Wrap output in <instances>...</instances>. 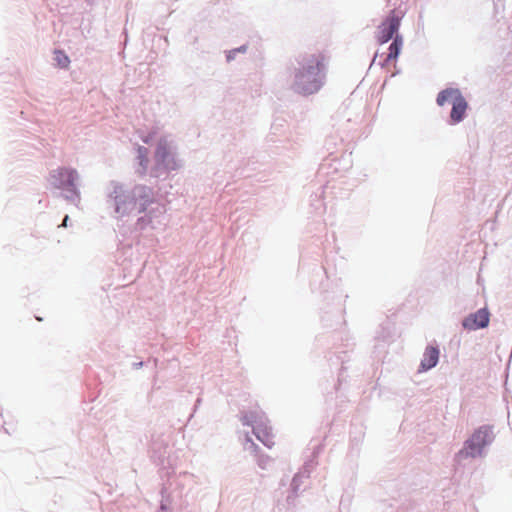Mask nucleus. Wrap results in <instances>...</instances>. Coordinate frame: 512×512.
Masks as SVG:
<instances>
[{
    "label": "nucleus",
    "mask_w": 512,
    "mask_h": 512,
    "mask_svg": "<svg viewBox=\"0 0 512 512\" xmlns=\"http://www.w3.org/2000/svg\"><path fill=\"white\" fill-rule=\"evenodd\" d=\"M406 12V7H403L401 4L392 9L388 16H386V43L391 41L388 47V53L386 54V74L390 73L391 77L400 73L396 63L393 64L392 71L389 69V64L399 57L403 47V36L399 33V28Z\"/></svg>",
    "instance_id": "obj_1"
},
{
    "label": "nucleus",
    "mask_w": 512,
    "mask_h": 512,
    "mask_svg": "<svg viewBox=\"0 0 512 512\" xmlns=\"http://www.w3.org/2000/svg\"><path fill=\"white\" fill-rule=\"evenodd\" d=\"M256 437L267 447L274 445V440L271 432L265 426H258L254 429Z\"/></svg>",
    "instance_id": "obj_9"
},
{
    "label": "nucleus",
    "mask_w": 512,
    "mask_h": 512,
    "mask_svg": "<svg viewBox=\"0 0 512 512\" xmlns=\"http://www.w3.org/2000/svg\"><path fill=\"white\" fill-rule=\"evenodd\" d=\"M461 91L458 88H446L440 91L436 98V103L439 106H443L446 103H453L456 98L461 96Z\"/></svg>",
    "instance_id": "obj_8"
},
{
    "label": "nucleus",
    "mask_w": 512,
    "mask_h": 512,
    "mask_svg": "<svg viewBox=\"0 0 512 512\" xmlns=\"http://www.w3.org/2000/svg\"><path fill=\"white\" fill-rule=\"evenodd\" d=\"M54 55H55L54 59L57 62L59 67H61V68L68 67L70 60H69V57L63 51L56 50L54 52Z\"/></svg>",
    "instance_id": "obj_10"
},
{
    "label": "nucleus",
    "mask_w": 512,
    "mask_h": 512,
    "mask_svg": "<svg viewBox=\"0 0 512 512\" xmlns=\"http://www.w3.org/2000/svg\"><path fill=\"white\" fill-rule=\"evenodd\" d=\"M490 313L486 308H481L469 314L462 320V326L469 331L486 328L489 325Z\"/></svg>",
    "instance_id": "obj_5"
},
{
    "label": "nucleus",
    "mask_w": 512,
    "mask_h": 512,
    "mask_svg": "<svg viewBox=\"0 0 512 512\" xmlns=\"http://www.w3.org/2000/svg\"><path fill=\"white\" fill-rule=\"evenodd\" d=\"M495 434L489 425L477 428L463 443V447L455 454L454 461L460 464L466 459L485 457L487 448L493 443Z\"/></svg>",
    "instance_id": "obj_3"
},
{
    "label": "nucleus",
    "mask_w": 512,
    "mask_h": 512,
    "mask_svg": "<svg viewBox=\"0 0 512 512\" xmlns=\"http://www.w3.org/2000/svg\"><path fill=\"white\" fill-rule=\"evenodd\" d=\"M467 107L468 103L464 96L461 94V96L456 98L455 101L452 103L450 118L453 123H459L464 119Z\"/></svg>",
    "instance_id": "obj_7"
},
{
    "label": "nucleus",
    "mask_w": 512,
    "mask_h": 512,
    "mask_svg": "<svg viewBox=\"0 0 512 512\" xmlns=\"http://www.w3.org/2000/svg\"><path fill=\"white\" fill-rule=\"evenodd\" d=\"M440 350L437 345H428L420 362L419 372H426L436 367L439 362Z\"/></svg>",
    "instance_id": "obj_6"
},
{
    "label": "nucleus",
    "mask_w": 512,
    "mask_h": 512,
    "mask_svg": "<svg viewBox=\"0 0 512 512\" xmlns=\"http://www.w3.org/2000/svg\"><path fill=\"white\" fill-rule=\"evenodd\" d=\"M51 177L54 180L53 184L57 188L67 189L69 191H74L76 188L78 175L73 169L59 168L53 171Z\"/></svg>",
    "instance_id": "obj_4"
},
{
    "label": "nucleus",
    "mask_w": 512,
    "mask_h": 512,
    "mask_svg": "<svg viewBox=\"0 0 512 512\" xmlns=\"http://www.w3.org/2000/svg\"><path fill=\"white\" fill-rule=\"evenodd\" d=\"M325 57L322 54L304 57L295 75V89L298 93L309 95L321 87L320 72L324 68Z\"/></svg>",
    "instance_id": "obj_2"
},
{
    "label": "nucleus",
    "mask_w": 512,
    "mask_h": 512,
    "mask_svg": "<svg viewBox=\"0 0 512 512\" xmlns=\"http://www.w3.org/2000/svg\"><path fill=\"white\" fill-rule=\"evenodd\" d=\"M68 219H69V218H68V216H65V218H64L63 223H62V225H61V226L66 227V226H67V221H68Z\"/></svg>",
    "instance_id": "obj_11"
}]
</instances>
